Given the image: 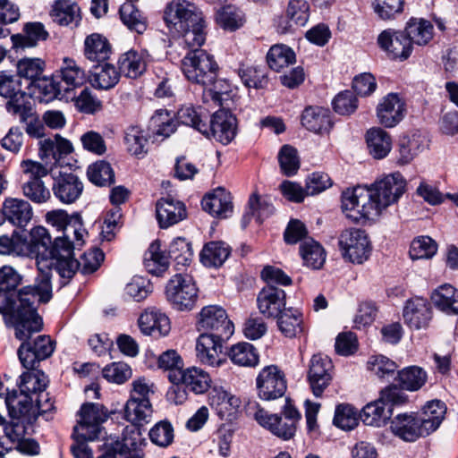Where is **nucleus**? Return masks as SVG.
Instances as JSON below:
<instances>
[{
  "label": "nucleus",
  "instance_id": "nucleus-1",
  "mask_svg": "<svg viewBox=\"0 0 458 458\" xmlns=\"http://www.w3.org/2000/svg\"><path fill=\"white\" fill-rule=\"evenodd\" d=\"M21 283L20 275L11 267L0 268V313L4 315L6 325L15 329V337L24 339L25 330H38L42 318L37 313L36 302H48L39 289V277L34 285H28L18 292Z\"/></svg>",
  "mask_w": 458,
  "mask_h": 458
},
{
  "label": "nucleus",
  "instance_id": "nucleus-2",
  "mask_svg": "<svg viewBox=\"0 0 458 458\" xmlns=\"http://www.w3.org/2000/svg\"><path fill=\"white\" fill-rule=\"evenodd\" d=\"M406 181L399 173H393L376 181L369 188L357 186L342 195V208L354 222L378 216L383 209L398 201L404 193Z\"/></svg>",
  "mask_w": 458,
  "mask_h": 458
},
{
  "label": "nucleus",
  "instance_id": "nucleus-3",
  "mask_svg": "<svg viewBox=\"0 0 458 458\" xmlns=\"http://www.w3.org/2000/svg\"><path fill=\"white\" fill-rule=\"evenodd\" d=\"M21 256L36 259L39 277V289L45 300L52 298L51 271L55 269L60 276L72 278L80 264L76 260L65 261L61 257L56 241L52 242L48 231L43 226H35L27 234L21 233Z\"/></svg>",
  "mask_w": 458,
  "mask_h": 458
},
{
  "label": "nucleus",
  "instance_id": "nucleus-4",
  "mask_svg": "<svg viewBox=\"0 0 458 458\" xmlns=\"http://www.w3.org/2000/svg\"><path fill=\"white\" fill-rule=\"evenodd\" d=\"M164 21L179 44L185 47H200L206 41V23L202 13L186 0H172L164 10Z\"/></svg>",
  "mask_w": 458,
  "mask_h": 458
},
{
  "label": "nucleus",
  "instance_id": "nucleus-5",
  "mask_svg": "<svg viewBox=\"0 0 458 458\" xmlns=\"http://www.w3.org/2000/svg\"><path fill=\"white\" fill-rule=\"evenodd\" d=\"M20 377L19 390L13 389L11 393H7L5 403L13 419L31 425L37 420L31 391L42 389L45 386L44 372L40 370L27 371Z\"/></svg>",
  "mask_w": 458,
  "mask_h": 458
},
{
  "label": "nucleus",
  "instance_id": "nucleus-6",
  "mask_svg": "<svg viewBox=\"0 0 458 458\" xmlns=\"http://www.w3.org/2000/svg\"><path fill=\"white\" fill-rule=\"evenodd\" d=\"M182 61V71L192 83L207 87L217 78L218 65L214 57L199 47H187Z\"/></svg>",
  "mask_w": 458,
  "mask_h": 458
},
{
  "label": "nucleus",
  "instance_id": "nucleus-7",
  "mask_svg": "<svg viewBox=\"0 0 458 458\" xmlns=\"http://www.w3.org/2000/svg\"><path fill=\"white\" fill-rule=\"evenodd\" d=\"M20 167L22 172L21 190L23 196L38 205L47 203L51 193L42 178L50 173L48 167L32 159L22 160Z\"/></svg>",
  "mask_w": 458,
  "mask_h": 458
},
{
  "label": "nucleus",
  "instance_id": "nucleus-8",
  "mask_svg": "<svg viewBox=\"0 0 458 458\" xmlns=\"http://www.w3.org/2000/svg\"><path fill=\"white\" fill-rule=\"evenodd\" d=\"M152 405L148 398L136 399V397H130L124 407V417L130 421L135 428L131 432L136 435L137 437H133L128 438L126 436L123 438V443H116V446L114 447L115 453L120 454H126L131 449L135 448L137 445L138 438L140 436V427L144 424H148L152 416Z\"/></svg>",
  "mask_w": 458,
  "mask_h": 458
},
{
  "label": "nucleus",
  "instance_id": "nucleus-9",
  "mask_svg": "<svg viewBox=\"0 0 458 458\" xmlns=\"http://www.w3.org/2000/svg\"><path fill=\"white\" fill-rule=\"evenodd\" d=\"M43 324L38 330L26 329V336L21 341L17 354L21 365L28 369H34L40 360H46L54 352L55 343L46 335H38L30 340L34 333L42 329Z\"/></svg>",
  "mask_w": 458,
  "mask_h": 458
},
{
  "label": "nucleus",
  "instance_id": "nucleus-10",
  "mask_svg": "<svg viewBox=\"0 0 458 458\" xmlns=\"http://www.w3.org/2000/svg\"><path fill=\"white\" fill-rule=\"evenodd\" d=\"M165 295L174 309L189 311L197 302L198 288L191 276L177 273L168 281Z\"/></svg>",
  "mask_w": 458,
  "mask_h": 458
},
{
  "label": "nucleus",
  "instance_id": "nucleus-11",
  "mask_svg": "<svg viewBox=\"0 0 458 458\" xmlns=\"http://www.w3.org/2000/svg\"><path fill=\"white\" fill-rule=\"evenodd\" d=\"M338 244L343 258L353 264H362L370 256V241L362 229L344 230L339 235Z\"/></svg>",
  "mask_w": 458,
  "mask_h": 458
},
{
  "label": "nucleus",
  "instance_id": "nucleus-12",
  "mask_svg": "<svg viewBox=\"0 0 458 458\" xmlns=\"http://www.w3.org/2000/svg\"><path fill=\"white\" fill-rule=\"evenodd\" d=\"M80 420L74 427L73 435L82 440H95L98 438L101 423L108 418L107 411L102 404L87 403L80 410Z\"/></svg>",
  "mask_w": 458,
  "mask_h": 458
},
{
  "label": "nucleus",
  "instance_id": "nucleus-13",
  "mask_svg": "<svg viewBox=\"0 0 458 458\" xmlns=\"http://www.w3.org/2000/svg\"><path fill=\"white\" fill-rule=\"evenodd\" d=\"M198 329L216 335L215 337H231L234 332L233 324L228 319L225 310L218 305H208L201 309Z\"/></svg>",
  "mask_w": 458,
  "mask_h": 458
},
{
  "label": "nucleus",
  "instance_id": "nucleus-14",
  "mask_svg": "<svg viewBox=\"0 0 458 458\" xmlns=\"http://www.w3.org/2000/svg\"><path fill=\"white\" fill-rule=\"evenodd\" d=\"M259 396L266 401L282 397L286 391V380L283 371L276 365L264 367L257 379Z\"/></svg>",
  "mask_w": 458,
  "mask_h": 458
},
{
  "label": "nucleus",
  "instance_id": "nucleus-15",
  "mask_svg": "<svg viewBox=\"0 0 458 458\" xmlns=\"http://www.w3.org/2000/svg\"><path fill=\"white\" fill-rule=\"evenodd\" d=\"M62 232L63 235L55 238L61 257L67 262L76 260L73 258V249L82 246L83 237L87 234L81 216L79 214L72 215Z\"/></svg>",
  "mask_w": 458,
  "mask_h": 458
},
{
  "label": "nucleus",
  "instance_id": "nucleus-16",
  "mask_svg": "<svg viewBox=\"0 0 458 458\" xmlns=\"http://www.w3.org/2000/svg\"><path fill=\"white\" fill-rule=\"evenodd\" d=\"M377 44L393 60H406L413 49L411 38L407 37L406 32L393 29L383 30L377 37Z\"/></svg>",
  "mask_w": 458,
  "mask_h": 458
},
{
  "label": "nucleus",
  "instance_id": "nucleus-17",
  "mask_svg": "<svg viewBox=\"0 0 458 458\" xmlns=\"http://www.w3.org/2000/svg\"><path fill=\"white\" fill-rule=\"evenodd\" d=\"M236 131V117L229 110L222 108L214 113L208 123L207 132L202 134L227 145L234 139Z\"/></svg>",
  "mask_w": 458,
  "mask_h": 458
},
{
  "label": "nucleus",
  "instance_id": "nucleus-18",
  "mask_svg": "<svg viewBox=\"0 0 458 458\" xmlns=\"http://www.w3.org/2000/svg\"><path fill=\"white\" fill-rule=\"evenodd\" d=\"M333 364L327 355L314 354L309 364L308 381L315 396H321L332 380Z\"/></svg>",
  "mask_w": 458,
  "mask_h": 458
},
{
  "label": "nucleus",
  "instance_id": "nucleus-19",
  "mask_svg": "<svg viewBox=\"0 0 458 458\" xmlns=\"http://www.w3.org/2000/svg\"><path fill=\"white\" fill-rule=\"evenodd\" d=\"M208 332L201 333L196 341V356L205 365L219 367L224 362L222 357L223 342L230 337H215Z\"/></svg>",
  "mask_w": 458,
  "mask_h": 458
},
{
  "label": "nucleus",
  "instance_id": "nucleus-20",
  "mask_svg": "<svg viewBox=\"0 0 458 458\" xmlns=\"http://www.w3.org/2000/svg\"><path fill=\"white\" fill-rule=\"evenodd\" d=\"M52 177L53 192L61 202L71 204L80 198L83 191V183L75 174L60 171L57 175L52 173Z\"/></svg>",
  "mask_w": 458,
  "mask_h": 458
},
{
  "label": "nucleus",
  "instance_id": "nucleus-21",
  "mask_svg": "<svg viewBox=\"0 0 458 458\" xmlns=\"http://www.w3.org/2000/svg\"><path fill=\"white\" fill-rule=\"evenodd\" d=\"M392 433L406 442H414L420 437H426L420 421L416 413H400L390 422Z\"/></svg>",
  "mask_w": 458,
  "mask_h": 458
},
{
  "label": "nucleus",
  "instance_id": "nucleus-22",
  "mask_svg": "<svg viewBox=\"0 0 458 458\" xmlns=\"http://www.w3.org/2000/svg\"><path fill=\"white\" fill-rule=\"evenodd\" d=\"M253 416L261 427L284 441L290 440L295 435L296 426L293 425V422L285 420L282 416L271 414L259 407H257Z\"/></svg>",
  "mask_w": 458,
  "mask_h": 458
},
{
  "label": "nucleus",
  "instance_id": "nucleus-23",
  "mask_svg": "<svg viewBox=\"0 0 458 458\" xmlns=\"http://www.w3.org/2000/svg\"><path fill=\"white\" fill-rule=\"evenodd\" d=\"M172 382H181L182 386L196 394L206 393L211 386V377L208 372L200 368L191 367L169 374Z\"/></svg>",
  "mask_w": 458,
  "mask_h": 458
},
{
  "label": "nucleus",
  "instance_id": "nucleus-24",
  "mask_svg": "<svg viewBox=\"0 0 458 458\" xmlns=\"http://www.w3.org/2000/svg\"><path fill=\"white\" fill-rule=\"evenodd\" d=\"M258 308L265 317L276 318L285 309V292L274 285L264 287L257 297Z\"/></svg>",
  "mask_w": 458,
  "mask_h": 458
},
{
  "label": "nucleus",
  "instance_id": "nucleus-25",
  "mask_svg": "<svg viewBox=\"0 0 458 458\" xmlns=\"http://www.w3.org/2000/svg\"><path fill=\"white\" fill-rule=\"evenodd\" d=\"M158 225L161 228H168L187 216L185 205L172 197L160 199L156 205Z\"/></svg>",
  "mask_w": 458,
  "mask_h": 458
},
{
  "label": "nucleus",
  "instance_id": "nucleus-26",
  "mask_svg": "<svg viewBox=\"0 0 458 458\" xmlns=\"http://www.w3.org/2000/svg\"><path fill=\"white\" fill-rule=\"evenodd\" d=\"M403 317L404 323L412 329H421L428 326L432 318L428 303L421 298L407 301Z\"/></svg>",
  "mask_w": 458,
  "mask_h": 458
},
{
  "label": "nucleus",
  "instance_id": "nucleus-27",
  "mask_svg": "<svg viewBox=\"0 0 458 458\" xmlns=\"http://www.w3.org/2000/svg\"><path fill=\"white\" fill-rule=\"evenodd\" d=\"M3 218L18 227H25L32 219L33 210L29 201L7 198L2 208Z\"/></svg>",
  "mask_w": 458,
  "mask_h": 458
},
{
  "label": "nucleus",
  "instance_id": "nucleus-28",
  "mask_svg": "<svg viewBox=\"0 0 458 458\" xmlns=\"http://www.w3.org/2000/svg\"><path fill=\"white\" fill-rule=\"evenodd\" d=\"M404 111V103L399 96L395 93H390L378 104L377 114L382 125L391 128L403 118Z\"/></svg>",
  "mask_w": 458,
  "mask_h": 458
},
{
  "label": "nucleus",
  "instance_id": "nucleus-29",
  "mask_svg": "<svg viewBox=\"0 0 458 458\" xmlns=\"http://www.w3.org/2000/svg\"><path fill=\"white\" fill-rule=\"evenodd\" d=\"M203 210L212 216L227 218L233 213L232 196L224 188L218 187L201 200Z\"/></svg>",
  "mask_w": 458,
  "mask_h": 458
},
{
  "label": "nucleus",
  "instance_id": "nucleus-30",
  "mask_svg": "<svg viewBox=\"0 0 458 458\" xmlns=\"http://www.w3.org/2000/svg\"><path fill=\"white\" fill-rule=\"evenodd\" d=\"M30 94L38 98L40 102H49L55 98L68 100L71 96L64 91L63 83L58 81V77L41 76L29 89Z\"/></svg>",
  "mask_w": 458,
  "mask_h": 458
},
{
  "label": "nucleus",
  "instance_id": "nucleus-31",
  "mask_svg": "<svg viewBox=\"0 0 458 458\" xmlns=\"http://www.w3.org/2000/svg\"><path fill=\"white\" fill-rule=\"evenodd\" d=\"M301 124L314 133H328L333 127L329 109L321 106L306 107L301 114Z\"/></svg>",
  "mask_w": 458,
  "mask_h": 458
},
{
  "label": "nucleus",
  "instance_id": "nucleus-32",
  "mask_svg": "<svg viewBox=\"0 0 458 458\" xmlns=\"http://www.w3.org/2000/svg\"><path fill=\"white\" fill-rule=\"evenodd\" d=\"M47 37L48 32L41 22H27L22 33L13 35L11 40L13 48L19 52L36 47L39 41L46 40Z\"/></svg>",
  "mask_w": 458,
  "mask_h": 458
},
{
  "label": "nucleus",
  "instance_id": "nucleus-33",
  "mask_svg": "<svg viewBox=\"0 0 458 458\" xmlns=\"http://www.w3.org/2000/svg\"><path fill=\"white\" fill-rule=\"evenodd\" d=\"M446 405L440 400L428 401L421 409L420 413H416L425 433L429 436L435 432L445 419Z\"/></svg>",
  "mask_w": 458,
  "mask_h": 458
},
{
  "label": "nucleus",
  "instance_id": "nucleus-34",
  "mask_svg": "<svg viewBox=\"0 0 458 458\" xmlns=\"http://www.w3.org/2000/svg\"><path fill=\"white\" fill-rule=\"evenodd\" d=\"M64 85V91L71 96L76 88L81 87L86 81L84 71L71 58H64L59 72L55 74Z\"/></svg>",
  "mask_w": 458,
  "mask_h": 458
},
{
  "label": "nucleus",
  "instance_id": "nucleus-35",
  "mask_svg": "<svg viewBox=\"0 0 458 458\" xmlns=\"http://www.w3.org/2000/svg\"><path fill=\"white\" fill-rule=\"evenodd\" d=\"M72 151V142L57 133L39 141L38 156L42 160L51 158L57 163Z\"/></svg>",
  "mask_w": 458,
  "mask_h": 458
},
{
  "label": "nucleus",
  "instance_id": "nucleus-36",
  "mask_svg": "<svg viewBox=\"0 0 458 458\" xmlns=\"http://www.w3.org/2000/svg\"><path fill=\"white\" fill-rule=\"evenodd\" d=\"M138 324L146 335H166L170 331L168 317L156 310H146L140 316Z\"/></svg>",
  "mask_w": 458,
  "mask_h": 458
},
{
  "label": "nucleus",
  "instance_id": "nucleus-37",
  "mask_svg": "<svg viewBox=\"0 0 458 458\" xmlns=\"http://www.w3.org/2000/svg\"><path fill=\"white\" fill-rule=\"evenodd\" d=\"M120 76L119 71L106 61L92 68L89 81L93 88L108 90L119 82Z\"/></svg>",
  "mask_w": 458,
  "mask_h": 458
},
{
  "label": "nucleus",
  "instance_id": "nucleus-38",
  "mask_svg": "<svg viewBox=\"0 0 458 458\" xmlns=\"http://www.w3.org/2000/svg\"><path fill=\"white\" fill-rule=\"evenodd\" d=\"M111 53V45L102 35L93 33L85 38L84 55L88 60L98 64L104 63L109 59Z\"/></svg>",
  "mask_w": 458,
  "mask_h": 458
},
{
  "label": "nucleus",
  "instance_id": "nucleus-39",
  "mask_svg": "<svg viewBox=\"0 0 458 458\" xmlns=\"http://www.w3.org/2000/svg\"><path fill=\"white\" fill-rule=\"evenodd\" d=\"M50 16L58 25L68 26L80 21L81 9L72 0H55L52 4Z\"/></svg>",
  "mask_w": 458,
  "mask_h": 458
},
{
  "label": "nucleus",
  "instance_id": "nucleus-40",
  "mask_svg": "<svg viewBox=\"0 0 458 458\" xmlns=\"http://www.w3.org/2000/svg\"><path fill=\"white\" fill-rule=\"evenodd\" d=\"M231 254V248L224 242H209L200 251V262L207 267H219Z\"/></svg>",
  "mask_w": 458,
  "mask_h": 458
},
{
  "label": "nucleus",
  "instance_id": "nucleus-41",
  "mask_svg": "<svg viewBox=\"0 0 458 458\" xmlns=\"http://www.w3.org/2000/svg\"><path fill=\"white\" fill-rule=\"evenodd\" d=\"M431 301L440 310L449 315L458 314V292L449 284L437 288L431 294Z\"/></svg>",
  "mask_w": 458,
  "mask_h": 458
},
{
  "label": "nucleus",
  "instance_id": "nucleus-42",
  "mask_svg": "<svg viewBox=\"0 0 458 458\" xmlns=\"http://www.w3.org/2000/svg\"><path fill=\"white\" fill-rule=\"evenodd\" d=\"M366 141L369 154L376 159L386 157L392 148L391 136L381 128L369 130Z\"/></svg>",
  "mask_w": 458,
  "mask_h": 458
},
{
  "label": "nucleus",
  "instance_id": "nucleus-43",
  "mask_svg": "<svg viewBox=\"0 0 458 458\" xmlns=\"http://www.w3.org/2000/svg\"><path fill=\"white\" fill-rule=\"evenodd\" d=\"M407 37L411 38V44L425 46L430 42L434 35L432 23L424 19L411 18L404 28Z\"/></svg>",
  "mask_w": 458,
  "mask_h": 458
},
{
  "label": "nucleus",
  "instance_id": "nucleus-44",
  "mask_svg": "<svg viewBox=\"0 0 458 458\" xmlns=\"http://www.w3.org/2000/svg\"><path fill=\"white\" fill-rule=\"evenodd\" d=\"M276 318L278 328L284 336L292 338L303 332L302 314L298 310L284 309Z\"/></svg>",
  "mask_w": 458,
  "mask_h": 458
},
{
  "label": "nucleus",
  "instance_id": "nucleus-45",
  "mask_svg": "<svg viewBox=\"0 0 458 458\" xmlns=\"http://www.w3.org/2000/svg\"><path fill=\"white\" fill-rule=\"evenodd\" d=\"M146 60L141 53L130 50L123 54L118 60L120 75L135 79L141 75L146 70Z\"/></svg>",
  "mask_w": 458,
  "mask_h": 458
},
{
  "label": "nucleus",
  "instance_id": "nucleus-46",
  "mask_svg": "<svg viewBox=\"0 0 458 458\" xmlns=\"http://www.w3.org/2000/svg\"><path fill=\"white\" fill-rule=\"evenodd\" d=\"M391 415V411L386 408L379 398L364 406L360 413V418L366 425L382 427L386 424Z\"/></svg>",
  "mask_w": 458,
  "mask_h": 458
},
{
  "label": "nucleus",
  "instance_id": "nucleus-47",
  "mask_svg": "<svg viewBox=\"0 0 458 458\" xmlns=\"http://www.w3.org/2000/svg\"><path fill=\"white\" fill-rule=\"evenodd\" d=\"M45 66V62L40 58H21L16 64L17 76L24 80L30 89L43 75Z\"/></svg>",
  "mask_w": 458,
  "mask_h": 458
},
{
  "label": "nucleus",
  "instance_id": "nucleus-48",
  "mask_svg": "<svg viewBox=\"0 0 458 458\" xmlns=\"http://www.w3.org/2000/svg\"><path fill=\"white\" fill-rule=\"evenodd\" d=\"M267 62L272 70L280 72L284 68L295 64L296 55L290 47L284 44H276L268 50Z\"/></svg>",
  "mask_w": 458,
  "mask_h": 458
},
{
  "label": "nucleus",
  "instance_id": "nucleus-49",
  "mask_svg": "<svg viewBox=\"0 0 458 458\" xmlns=\"http://www.w3.org/2000/svg\"><path fill=\"white\" fill-rule=\"evenodd\" d=\"M169 255L161 250L160 242L156 241L146 253L145 267L150 274L161 276L169 267Z\"/></svg>",
  "mask_w": 458,
  "mask_h": 458
},
{
  "label": "nucleus",
  "instance_id": "nucleus-50",
  "mask_svg": "<svg viewBox=\"0 0 458 458\" xmlns=\"http://www.w3.org/2000/svg\"><path fill=\"white\" fill-rule=\"evenodd\" d=\"M228 356L232 362L238 366L255 367L259 363V353L256 348L245 342L233 344L228 352Z\"/></svg>",
  "mask_w": 458,
  "mask_h": 458
},
{
  "label": "nucleus",
  "instance_id": "nucleus-51",
  "mask_svg": "<svg viewBox=\"0 0 458 458\" xmlns=\"http://www.w3.org/2000/svg\"><path fill=\"white\" fill-rule=\"evenodd\" d=\"M427 377V373L422 368L410 366L400 370L396 379L403 389L417 391L425 385Z\"/></svg>",
  "mask_w": 458,
  "mask_h": 458
},
{
  "label": "nucleus",
  "instance_id": "nucleus-52",
  "mask_svg": "<svg viewBox=\"0 0 458 458\" xmlns=\"http://www.w3.org/2000/svg\"><path fill=\"white\" fill-rule=\"evenodd\" d=\"M120 19L131 31L142 34L148 27L143 13L131 3L123 4L119 10Z\"/></svg>",
  "mask_w": 458,
  "mask_h": 458
},
{
  "label": "nucleus",
  "instance_id": "nucleus-53",
  "mask_svg": "<svg viewBox=\"0 0 458 458\" xmlns=\"http://www.w3.org/2000/svg\"><path fill=\"white\" fill-rule=\"evenodd\" d=\"M176 118L179 123L191 126L200 133L207 132L208 115L201 108H195L191 106H185L177 111Z\"/></svg>",
  "mask_w": 458,
  "mask_h": 458
},
{
  "label": "nucleus",
  "instance_id": "nucleus-54",
  "mask_svg": "<svg viewBox=\"0 0 458 458\" xmlns=\"http://www.w3.org/2000/svg\"><path fill=\"white\" fill-rule=\"evenodd\" d=\"M300 252L304 264L312 269H319L325 263L326 253L323 247L312 239L301 244Z\"/></svg>",
  "mask_w": 458,
  "mask_h": 458
},
{
  "label": "nucleus",
  "instance_id": "nucleus-55",
  "mask_svg": "<svg viewBox=\"0 0 458 458\" xmlns=\"http://www.w3.org/2000/svg\"><path fill=\"white\" fill-rule=\"evenodd\" d=\"M124 142L131 155L142 157L147 153L148 132L139 126H129L124 132Z\"/></svg>",
  "mask_w": 458,
  "mask_h": 458
},
{
  "label": "nucleus",
  "instance_id": "nucleus-56",
  "mask_svg": "<svg viewBox=\"0 0 458 458\" xmlns=\"http://www.w3.org/2000/svg\"><path fill=\"white\" fill-rule=\"evenodd\" d=\"M168 254L169 258L175 262L176 269L180 270V266H189L192 260L191 243L183 237H177L170 243Z\"/></svg>",
  "mask_w": 458,
  "mask_h": 458
},
{
  "label": "nucleus",
  "instance_id": "nucleus-57",
  "mask_svg": "<svg viewBox=\"0 0 458 458\" xmlns=\"http://www.w3.org/2000/svg\"><path fill=\"white\" fill-rule=\"evenodd\" d=\"M7 99L5 104L7 112L18 115L20 121L29 118L31 112L34 111L30 98L21 89Z\"/></svg>",
  "mask_w": 458,
  "mask_h": 458
},
{
  "label": "nucleus",
  "instance_id": "nucleus-58",
  "mask_svg": "<svg viewBox=\"0 0 458 458\" xmlns=\"http://www.w3.org/2000/svg\"><path fill=\"white\" fill-rule=\"evenodd\" d=\"M151 124L157 127L153 132L155 140H164L176 131V124L167 110H157L151 117Z\"/></svg>",
  "mask_w": 458,
  "mask_h": 458
},
{
  "label": "nucleus",
  "instance_id": "nucleus-59",
  "mask_svg": "<svg viewBox=\"0 0 458 458\" xmlns=\"http://www.w3.org/2000/svg\"><path fill=\"white\" fill-rule=\"evenodd\" d=\"M310 5L306 0H290L286 9L288 19L285 30L304 26L310 16Z\"/></svg>",
  "mask_w": 458,
  "mask_h": 458
},
{
  "label": "nucleus",
  "instance_id": "nucleus-60",
  "mask_svg": "<svg viewBox=\"0 0 458 458\" xmlns=\"http://www.w3.org/2000/svg\"><path fill=\"white\" fill-rule=\"evenodd\" d=\"M89 180L98 186H109L114 182V173L109 163L98 161L88 167Z\"/></svg>",
  "mask_w": 458,
  "mask_h": 458
},
{
  "label": "nucleus",
  "instance_id": "nucleus-61",
  "mask_svg": "<svg viewBox=\"0 0 458 458\" xmlns=\"http://www.w3.org/2000/svg\"><path fill=\"white\" fill-rule=\"evenodd\" d=\"M358 411L351 404L342 403L336 406L334 425L344 430H351L358 425Z\"/></svg>",
  "mask_w": 458,
  "mask_h": 458
},
{
  "label": "nucleus",
  "instance_id": "nucleus-62",
  "mask_svg": "<svg viewBox=\"0 0 458 458\" xmlns=\"http://www.w3.org/2000/svg\"><path fill=\"white\" fill-rule=\"evenodd\" d=\"M69 98L74 101L80 112L87 114H94L102 109V102L89 88H84L78 96L72 93Z\"/></svg>",
  "mask_w": 458,
  "mask_h": 458
},
{
  "label": "nucleus",
  "instance_id": "nucleus-63",
  "mask_svg": "<svg viewBox=\"0 0 458 458\" xmlns=\"http://www.w3.org/2000/svg\"><path fill=\"white\" fill-rule=\"evenodd\" d=\"M278 162L282 173L286 176L294 175L300 168V158L296 148L284 145L278 153Z\"/></svg>",
  "mask_w": 458,
  "mask_h": 458
},
{
  "label": "nucleus",
  "instance_id": "nucleus-64",
  "mask_svg": "<svg viewBox=\"0 0 458 458\" xmlns=\"http://www.w3.org/2000/svg\"><path fill=\"white\" fill-rule=\"evenodd\" d=\"M217 23L225 30H235L243 24V14L233 5L224 6L217 12Z\"/></svg>",
  "mask_w": 458,
  "mask_h": 458
}]
</instances>
